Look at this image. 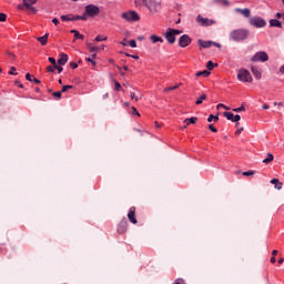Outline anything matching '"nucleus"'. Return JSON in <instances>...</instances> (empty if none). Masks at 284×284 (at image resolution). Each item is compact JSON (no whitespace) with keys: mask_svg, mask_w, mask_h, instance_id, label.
<instances>
[{"mask_svg":"<svg viewBox=\"0 0 284 284\" xmlns=\"http://www.w3.org/2000/svg\"><path fill=\"white\" fill-rule=\"evenodd\" d=\"M27 10H30V12H32V14H37L38 10L37 8L32 7L34 6V3H37L38 0H22Z\"/></svg>","mask_w":284,"mask_h":284,"instance_id":"9","label":"nucleus"},{"mask_svg":"<svg viewBox=\"0 0 284 284\" xmlns=\"http://www.w3.org/2000/svg\"><path fill=\"white\" fill-rule=\"evenodd\" d=\"M71 34H74V39H80L81 41H83V39H85V36L84 34H80L78 30H71L70 31Z\"/></svg>","mask_w":284,"mask_h":284,"instance_id":"24","label":"nucleus"},{"mask_svg":"<svg viewBox=\"0 0 284 284\" xmlns=\"http://www.w3.org/2000/svg\"><path fill=\"white\" fill-rule=\"evenodd\" d=\"M26 79H27V81H31V82H32V74L27 73V74H26Z\"/></svg>","mask_w":284,"mask_h":284,"instance_id":"54","label":"nucleus"},{"mask_svg":"<svg viewBox=\"0 0 284 284\" xmlns=\"http://www.w3.org/2000/svg\"><path fill=\"white\" fill-rule=\"evenodd\" d=\"M48 37H50V34L45 33L42 37H38L37 41H39V43H41V45H48Z\"/></svg>","mask_w":284,"mask_h":284,"instance_id":"16","label":"nucleus"},{"mask_svg":"<svg viewBox=\"0 0 284 284\" xmlns=\"http://www.w3.org/2000/svg\"><path fill=\"white\" fill-rule=\"evenodd\" d=\"M179 34H183V31H181L179 29L170 28L164 33V38L166 39L168 43H170L172 45V44L176 43V37H179Z\"/></svg>","mask_w":284,"mask_h":284,"instance_id":"2","label":"nucleus"},{"mask_svg":"<svg viewBox=\"0 0 284 284\" xmlns=\"http://www.w3.org/2000/svg\"><path fill=\"white\" fill-rule=\"evenodd\" d=\"M209 130H211V132H215V133L219 132V130L215 129L214 124H210Z\"/></svg>","mask_w":284,"mask_h":284,"instance_id":"44","label":"nucleus"},{"mask_svg":"<svg viewBox=\"0 0 284 284\" xmlns=\"http://www.w3.org/2000/svg\"><path fill=\"white\" fill-rule=\"evenodd\" d=\"M8 57H10V59L13 61V59H16V55L14 53L12 52H7Z\"/></svg>","mask_w":284,"mask_h":284,"instance_id":"56","label":"nucleus"},{"mask_svg":"<svg viewBox=\"0 0 284 284\" xmlns=\"http://www.w3.org/2000/svg\"><path fill=\"white\" fill-rule=\"evenodd\" d=\"M243 132V128H240L235 131V135L239 136V134H241Z\"/></svg>","mask_w":284,"mask_h":284,"instance_id":"58","label":"nucleus"},{"mask_svg":"<svg viewBox=\"0 0 284 284\" xmlns=\"http://www.w3.org/2000/svg\"><path fill=\"white\" fill-rule=\"evenodd\" d=\"M128 232V220L123 219L118 225V234H125Z\"/></svg>","mask_w":284,"mask_h":284,"instance_id":"12","label":"nucleus"},{"mask_svg":"<svg viewBox=\"0 0 284 284\" xmlns=\"http://www.w3.org/2000/svg\"><path fill=\"white\" fill-rule=\"evenodd\" d=\"M248 23L250 26H253L254 28H265V26H267V21H265V19L261 18V17H251L248 19Z\"/></svg>","mask_w":284,"mask_h":284,"instance_id":"4","label":"nucleus"},{"mask_svg":"<svg viewBox=\"0 0 284 284\" xmlns=\"http://www.w3.org/2000/svg\"><path fill=\"white\" fill-rule=\"evenodd\" d=\"M95 41H108V37L97 36Z\"/></svg>","mask_w":284,"mask_h":284,"instance_id":"37","label":"nucleus"},{"mask_svg":"<svg viewBox=\"0 0 284 284\" xmlns=\"http://www.w3.org/2000/svg\"><path fill=\"white\" fill-rule=\"evenodd\" d=\"M272 161H274V154L267 153V158L263 160V163L267 164L272 163Z\"/></svg>","mask_w":284,"mask_h":284,"instance_id":"26","label":"nucleus"},{"mask_svg":"<svg viewBox=\"0 0 284 284\" xmlns=\"http://www.w3.org/2000/svg\"><path fill=\"white\" fill-rule=\"evenodd\" d=\"M219 64H214V62H212L211 60L206 63V68L207 70H214V68H216Z\"/></svg>","mask_w":284,"mask_h":284,"instance_id":"30","label":"nucleus"},{"mask_svg":"<svg viewBox=\"0 0 284 284\" xmlns=\"http://www.w3.org/2000/svg\"><path fill=\"white\" fill-rule=\"evenodd\" d=\"M131 99H134L135 101H139V97H136V94L134 92L131 93Z\"/></svg>","mask_w":284,"mask_h":284,"instance_id":"53","label":"nucleus"},{"mask_svg":"<svg viewBox=\"0 0 284 284\" xmlns=\"http://www.w3.org/2000/svg\"><path fill=\"white\" fill-rule=\"evenodd\" d=\"M235 12H240L243 17L248 19V17L252 14V10L245 8V9H235Z\"/></svg>","mask_w":284,"mask_h":284,"instance_id":"14","label":"nucleus"},{"mask_svg":"<svg viewBox=\"0 0 284 284\" xmlns=\"http://www.w3.org/2000/svg\"><path fill=\"white\" fill-rule=\"evenodd\" d=\"M196 121H199V118L192 116V118H186L184 120V123H186V125H190L191 123H196Z\"/></svg>","mask_w":284,"mask_h":284,"instance_id":"25","label":"nucleus"},{"mask_svg":"<svg viewBox=\"0 0 284 284\" xmlns=\"http://www.w3.org/2000/svg\"><path fill=\"white\" fill-rule=\"evenodd\" d=\"M70 68H72V70H77L79 68V64H77V62H70Z\"/></svg>","mask_w":284,"mask_h":284,"instance_id":"41","label":"nucleus"},{"mask_svg":"<svg viewBox=\"0 0 284 284\" xmlns=\"http://www.w3.org/2000/svg\"><path fill=\"white\" fill-rule=\"evenodd\" d=\"M122 19H125V21H140L141 17L136 11H128L122 13Z\"/></svg>","mask_w":284,"mask_h":284,"instance_id":"7","label":"nucleus"},{"mask_svg":"<svg viewBox=\"0 0 284 284\" xmlns=\"http://www.w3.org/2000/svg\"><path fill=\"white\" fill-rule=\"evenodd\" d=\"M9 74H12L13 77H17L19 73H17V68L11 67V70L9 71Z\"/></svg>","mask_w":284,"mask_h":284,"instance_id":"36","label":"nucleus"},{"mask_svg":"<svg viewBox=\"0 0 284 284\" xmlns=\"http://www.w3.org/2000/svg\"><path fill=\"white\" fill-rule=\"evenodd\" d=\"M242 174H243V176H254V171H252V170L245 171Z\"/></svg>","mask_w":284,"mask_h":284,"instance_id":"35","label":"nucleus"},{"mask_svg":"<svg viewBox=\"0 0 284 284\" xmlns=\"http://www.w3.org/2000/svg\"><path fill=\"white\" fill-rule=\"evenodd\" d=\"M233 112H245V106L241 105L240 108L233 109Z\"/></svg>","mask_w":284,"mask_h":284,"instance_id":"38","label":"nucleus"},{"mask_svg":"<svg viewBox=\"0 0 284 284\" xmlns=\"http://www.w3.org/2000/svg\"><path fill=\"white\" fill-rule=\"evenodd\" d=\"M217 110L220 109V108H223V110H230V106H227V105H225V104H223V103H220V104H217Z\"/></svg>","mask_w":284,"mask_h":284,"instance_id":"39","label":"nucleus"},{"mask_svg":"<svg viewBox=\"0 0 284 284\" xmlns=\"http://www.w3.org/2000/svg\"><path fill=\"white\" fill-rule=\"evenodd\" d=\"M276 19H281V17H283V19H284V13H276Z\"/></svg>","mask_w":284,"mask_h":284,"instance_id":"61","label":"nucleus"},{"mask_svg":"<svg viewBox=\"0 0 284 284\" xmlns=\"http://www.w3.org/2000/svg\"><path fill=\"white\" fill-rule=\"evenodd\" d=\"M58 63L59 65H65V63H68V54L61 53Z\"/></svg>","mask_w":284,"mask_h":284,"instance_id":"19","label":"nucleus"},{"mask_svg":"<svg viewBox=\"0 0 284 284\" xmlns=\"http://www.w3.org/2000/svg\"><path fill=\"white\" fill-rule=\"evenodd\" d=\"M128 219H129L130 223H133V225H136V223H138V221H136V207L132 206L129 210Z\"/></svg>","mask_w":284,"mask_h":284,"instance_id":"11","label":"nucleus"},{"mask_svg":"<svg viewBox=\"0 0 284 284\" xmlns=\"http://www.w3.org/2000/svg\"><path fill=\"white\" fill-rule=\"evenodd\" d=\"M49 62L54 67L57 65V60L54 58H49Z\"/></svg>","mask_w":284,"mask_h":284,"instance_id":"49","label":"nucleus"},{"mask_svg":"<svg viewBox=\"0 0 284 284\" xmlns=\"http://www.w3.org/2000/svg\"><path fill=\"white\" fill-rule=\"evenodd\" d=\"M133 110V114H136V116H141V113H139V111H136V108L132 106Z\"/></svg>","mask_w":284,"mask_h":284,"instance_id":"55","label":"nucleus"},{"mask_svg":"<svg viewBox=\"0 0 284 284\" xmlns=\"http://www.w3.org/2000/svg\"><path fill=\"white\" fill-rule=\"evenodd\" d=\"M33 83H37L39 85V83H41V80L37 79V78H33L32 79Z\"/></svg>","mask_w":284,"mask_h":284,"instance_id":"60","label":"nucleus"},{"mask_svg":"<svg viewBox=\"0 0 284 284\" xmlns=\"http://www.w3.org/2000/svg\"><path fill=\"white\" fill-rule=\"evenodd\" d=\"M55 70H58L59 74H61V72H63V67L61 65H54Z\"/></svg>","mask_w":284,"mask_h":284,"instance_id":"45","label":"nucleus"},{"mask_svg":"<svg viewBox=\"0 0 284 284\" xmlns=\"http://www.w3.org/2000/svg\"><path fill=\"white\" fill-rule=\"evenodd\" d=\"M190 43H192V38H190V36L183 34L180 37V39H179L180 48H187V45H190Z\"/></svg>","mask_w":284,"mask_h":284,"instance_id":"8","label":"nucleus"},{"mask_svg":"<svg viewBox=\"0 0 284 284\" xmlns=\"http://www.w3.org/2000/svg\"><path fill=\"white\" fill-rule=\"evenodd\" d=\"M62 94H63V92H61V91L53 92V97H54V99H57V101L61 100Z\"/></svg>","mask_w":284,"mask_h":284,"instance_id":"31","label":"nucleus"},{"mask_svg":"<svg viewBox=\"0 0 284 284\" xmlns=\"http://www.w3.org/2000/svg\"><path fill=\"white\" fill-rule=\"evenodd\" d=\"M213 121L216 123L219 121V115H213Z\"/></svg>","mask_w":284,"mask_h":284,"instance_id":"63","label":"nucleus"},{"mask_svg":"<svg viewBox=\"0 0 284 284\" xmlns=\"http://www.w3.org/2000/svg\"><path fill=\"white\" fill-rule=\"evenodd\" d=\"M149 10H150V12H159V10H161V4H159L156 2H151L149 4Z\"/></svg>","mask_w":284,"mask_h":284,"instance_id":"15","label":"nucleus"},{"mask_svg":"<svg viewBox=\"0 0 284 284\" xmlns=\"http://www.w3.org/2000/svg\"><path fill=\"white\" fill-rule=\"evenodd\" d=\"M197 23H201V26H214V23H216V21L209 19V18H203L201 16H197L196 18Z\"/></svg>","mask_w":284,"mask_h":284,"instance_id":"10","label":"nucleus"},{"mask_svg":"<svg viewBox=\"0 0 284 284\" xmlns=\"http://www.w3.org/2000/svg\"><path fill=\"white\" fill-rule=\"evenodd\" d=\"M87 48L89 49L90 52H101V48L97 45H92L91 42H87Z\"/></svg>","mask_w":284,"mask_h":284,"instance_id":"21","label":"nucleus"},{"mask_svg":"<svg viewBox=\"0 0 284 284\" xmlns=\"http://www.w3.org/2000/svg\"><path fill=\"white\" fill-rule=\"evenodd\" d=\"M251 61L253 63H258V61L265 63V61H270V55L265 51H258L251 58Z\"/></svg>","mask_w":284,"mask_h":284,"instance_id":"5","label":"nucleus"},{"mask_svg":"<svg viewBox=\"0 0 284 284\" xmlns=\"http://www.w3.org/2000/svg\"><path fill=\"white\" fill-rule=\"evenodd\" d=\"M6 19H8V16H6V13H0V22L6 21Z\"/></svg>","mask_w":284,"mask_h":284,"instance_id":"43","label":"nucleus"},{"mask_svg":"<svg viewBox=\"0 0 284 284\" xmlns=\"http://www.w3.org/2000/svg\"><path fill=\"white\" fill-rule=\"evenodd\" d=\"M271 183H272V185H277L281 183V181H278V179H273V180H271Z\"/></svg>","mask_w":284,"mask_h":284,"instance_id":"48","label":"nucleus"},{"mask_svg":"<svg viewBox=\"0 0 284 284\" xmlns=\"http://www.w3.org/2000/svg\"><path fill=\"white\" fill-rule=\"evenodd\" d=\"M52 23H54V26H59V19L53 18V19H52Z\"/></svg>","mask_w":284,"mask_h":284,"instance_id":"59","label":"nucleus"},{"mask_svg":"<svg viewBox=\"0 0 284 284\" xmlns=\"http://www.w3.org/2000/svg\"><path fill=\"white\" fill-rule=\"evenodd\" d=\"M204 101H207V94L205 93L197 98V100L195 101V105H201V103H203Z\"/></svg>","mask_w":284,"mask_h":284,"instance_id":"23","label":"nucleus"},{"mask_svg":"<svg viewBox=\"0 0 284 284\" xmlns=\"http://www.w3.org/2000/svg\"><path fill=\"white\" fill-rule=\"evenodd\" d=\"M134 4L136 6V8L141 6H148V0H135Z\"/></svg>","mask_w":284,"mask_h":284,"instance_id":"27","label":"nucleus"},{"mask_svg":"<svg viewBox=\"0 0 284 284\" xmlns=\"http://www.w3.org/2000/svg\"><path fill=\"white\" fill-rule=\"evenodd\" d=\"M197 45L201 48H212V45H214V41L197 40Z\"/></svg>","mask_w":284,"mask_h":284,"instance_id":"13","label":"nucleus"},{"mask_svg":"<svg viewBox=\"0 0 284 284\" xmlns=\"http://www.w3.org/2000/svg\"><path fill=\"white\" fill-rule=\"evenodd\" d=\"M250 38V30L247 29H235L230 32V39L232 41H236L237 43L241 41H245Z\"/></svg>","mask_w":284,"mask_h":284,"instance_id":"1","label":"nucleus"},{"mask_svg":"<svg viewBox=\"0 0 284 284\" xmlns=\"http://www.w3.org/2000/svg\"><path fill=\"white\" fill-rule=\"evenodd\" d=\"M237 79L242 83H252V81H253L252 73H250V71H247V69H240L239 73H237Z\"/></svg>","mask_w":284,"mask_h":284,"instance_id":"3","label":"nucleus"},{"mask_svg":"<svg viewBox=\"0 0 284 284\" xmlns=\"http://www.w3.org/2000/svg\"><path fill=\"white\" fill-rule=\"evenodd\" d=\"M115 90L119 92L121 90V83L115 82Z\"/></svg>","mask_w":284,"mask_h":284,"instance_id":"57","label":"nucleus"},{"mask_svg":"<svg viewBox=\"0 0 284 284\" xmlns=\"http://www.w3.org/2000/svg\"><path fill=\"white\" fill-rule=\"evenodd\" d=\"M172 90H179V84L173 85V87L165 88V89H164V92H170V91H172Z\"/></svg>","mask_w":284,"mask_h":284,"instance_id":"32","label":"nucleus"},{"mask_svg":"<svg viewBox=\"0 0 284 284\" xmlns=\"http://www.w3.org/2000/svg\"><path fill=\"white\" fill-rule=\"evenodd\" d=\"M222 4H223V6H230V1H227V0H222Z\"/></svg>","mask_w":284,"mask_h":284,"instance_id":"62","label":"nucleus"},{"mask_svg":"<svg viewBox=\"0 0 284 284\" xmlns=\"http://www.w3.org/2000/svg\"><path fill=\"white\" fill-rule=\"evenodd\" d=\"M78 21H88V14L83 13V16H77Z\"/></svg>","mask_w":284,"mask_h":284,"instance_id":"33","label":"nucleus"},{"mask_svg":"<svg viewBox=\"0 0 284 284\" xmlns=\"http://www.w3.org/2000/svg\"><path fill=\"white\" fill-rule=\"evenodd\" d=\"M85 61L92 63V65H97V62L92 58H85Z\"/></svg>","mask_w":284,"mask_h":284,"instance_id":"46","label":"nucleus"},{"mask_svg":"<svg viewBox=\"0 0 284 284\" xmlns=\"http://www.w3.org/2000/svg\"><path fill=\"white\" fill-rule=\"evenodd\" d=\"M54 70H57V68H54V65L53 67L52 65L47 67L48 72H54Z\"/></svg>","mask_w":284,"mask_h":284,"instance_id":"47","label":"nucleus"},{"mask_svg":"<svg viewBox=\"0 0 284 284\" xmlns=\"http://www.w3.org/2000/svg\"><path fill=\"white\" fill-rule=\"evenodd\" d=\"M150 40L152 41V43H163V38L156 36V34H152L150 37Z\"/></svg>","mask_w":284,"mask_h":284,"instance_id":"22","label":"nucleus"},{"mask_svg":"<svg viewBox=\"0 0 284 284\" xmlns=\"http://www.w3.org/2000/svg\"><path fill=\"white\" fill-rule=\"evenodd\" d=\"M276 190H283V182H280L277 185H275Z\"/></svg>","mask_w":284,"mask_h":284,"instance_id":"50","label":"nucleus"},{"mask_svg":"<svg viewBox=\"0 0 284 284\" xmlns=\"http://www.w3.org/2000/svg\"><path fill=\"white\" fill-rule=\"evenodd\" d=\"M73 85H63L61 92H68V90H72Z\"/></svg>","mask_w":284,"mask_h":284,"instance_id":"34","label":"nucleus"},{"mask_svg":"<svg viewBox=\"0 0 284 284\" xmlns=\"http://www.w3.org/2000/svg\"><path fill=\"white\" fill-rule=\"evenodd\" d=\"M251 72L255 77V79L260 80L262 77L261 71H258V68L256 67H251Z\"/></svg>","mask_w":284,"mask_h":284,"instance_id":"20","label":"nucleus"},{"mask_svg":"<svg viewBox=\"0 0 284 284\" xmlns=\"http://www.w3.org/2000/svg\"><path fill=\"white\" fill-rule=\"evenodd\" d=\"M101 12V9H99L98 6L94 4H88L84 10V14L88 17H97Z\"/></svg>","mask_w":284,"mask_h":284,"instance_id":"6","label":"nucleus"},{"mask_svg":"<svg viewBox=\"0 0 284 284\" xmlns=\"http://www.w3.org/2000/svg\"><path fill=\"white\" fill-rule=\"evenodd\" d=\"M18 10H26V2L18 6Z\"/></svg>","mask_w":284,"mask_h":284,"instance_id":"51","label":"nucleus"},{"mask_svg":"<svg viewBox=\"0 0 284 284\" xmlns=\"http://www.w3.org/2000/svg\"><path fill=\"white\" fill-rule=\"evenodd\" d=\"M280 72L284 74V65L280 68Z\"/></svg>","mask_w":284,"mask_h":284,"instance_id":"64","label":"nucleus"},{"mask_svg":"<svg viewBox=\"0 0 284 284\" xmlns=\"http://www.w3.org/2000/svg\"><path fill=\"white\" fill-rule=\"evenodd\" d=\"M212 121H214V114H210L207 118L209 123H212Z\"/></svg>","mask_w":284,"mask_h":284,"instance_id":"52","label":"nucleus"},{"mask_svg":"<svg viewBox=\"0 0 284 284\" xmlns=\"http://www.w3.org/2000/svg\"><path fill=\"white\" fill-rule=\"evenodd\" d=\"M60 19L62 21H79V18L77 16H72V14L61 16Z\"/></svg>","mask_w":284,"mask_h":284,"instance_id":"17","label":"nucleus"},{"mask_svg":"<svg viewBox=\"0 0 284 284\" xmlns=\"http://www.w3.org/2000/svg\"><path fill=\"white\" fill-rule=\"evenodd\" d=\"M223 115L227 119V121H234V113L224 112Z\"/></svg>","mask_w":284,"mask_h":284,"instance_id":"28","label":"nucleus"},{"mask_svg":"<svg viewBox=\"0 0 284 284\" xmlns=\"http://www.w3.org/2000/svg\"><path fill=\"white\" fill-rule=\"evenodd\" d=\"M271 28H283V23L278 21L277 19H271L270 20Z\"/></svg>","mask_w":284,"mask_h":284,"instance_id":"18","label":"nucleus"},{"mask_svg":"<svg viewBox=\"0 0 284 284\" xmlns=\"http://www.w3.org/2000/svg\"><path fill=\"white\" fill-rule=\"evenodd\" d=\"M239 121H241V115H239V114L233 115V122L239 123Z\"/></svg>","mask_w":284,"mask_h":284,"instance_id":"40","label":"nucleus"},{"mask_svg":"<svg viewBox=\"0 0 284 284\" xmlns=\"http://www.w3.org/2000/svg\"><path fill=\"white\" fill-rule=\"evenodd\" d=\"M196 77H210V71L204 70V71H199L195 74Z\"/></svg>","mask_w":284,"mask_h":284,"instance_id":"29","label":"nucleus"},{"mask_svg":"<svg viewBox=\"0 0 284 284\" xmlns=\"http://www.w3.org/2000/svg\"><path fill=\"white\" fill-rule=\"evenodd\" d=\"M129 45H130L131 48H136V40H130V41H129Z\"/></svg>","mask_w":284,"mask_h":284,"instance_id":"42","label":"nucleus"}]
</instances>
